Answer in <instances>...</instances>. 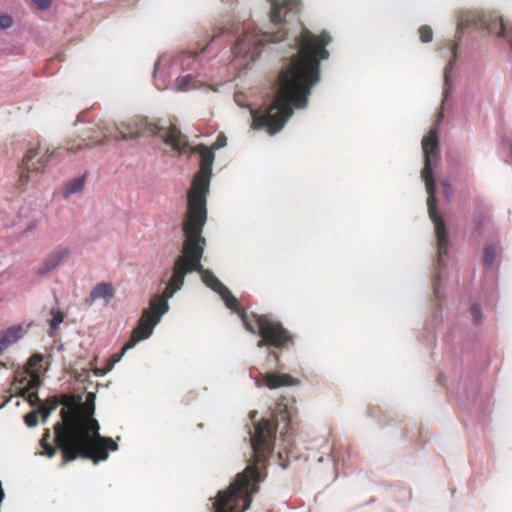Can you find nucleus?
I'll return each instance as SVG.
<instances>
[{"mask_svg":"<svg viewBox=\"0 0 512 512\" xmlns=\"http://www.w3.org/2000/svg\"><path fill=\"white\" fill-rule=\"evenodd\" d=\"M219 295L229 309L239 313L240 316L242 315V313H244L243 311H240V305L237 298L231 293V291L226 286L223 290L220 291Z\"/></svg>","mask_w":512,"mask_h":512,"instance_id":"f3484780","label":"nucleus"},{"mask_svg":"<svg viewBox=\"0 0 512 512\" xmlns=\"http://www.w3.org/2000/svg\"><path fill=\"white\" fill-rule=\"evenodd\" d=\"M241 319L245 328L260 336L258 347H274L277 349H289L294 345V336L282 325L269 315L242 313Z\"/></svg>","mask_w":512,"mask_h":512,"instance_id":"1a4fd4ad","label":"nucleus"},{"mask_svg":"<svg viewBox=\"0 0 512 512\" xmlns=\"http://www.w3.org/2000/svg\"><path fill=\"white\" fill-rule=\"evenodd\" d=\"M197 52H194V51H191V52H186L183 54V58H182V62L184 61V58L187 57L188 59H194L196 56H197Z\"/></svg>","mask_w":512,"mask_h":512,"instance_id":"473e14b6","label":"nucleus"},{"mask_svg":"<svg viewBox=\"0 0 512 512\" xmlns=\"http://www.w3.org/2000/svg\"><path fill=\"white\" fill-rule=\"evenodd\" d=\"M498 35L500 37L505 38L509 42V44L512 48V24L501 20L500 21V32Z\"/></svg>","mask_w":512,"mask_h":512,"instance_id":"412c9836","label":"nucleus"},{"mask_svg":"<svg viewBox=\"0 0 512 512\" xmlns=\"http://www.w3.org/2000/svg\"><path fill=\"white\" fill-rule=\"evenodd\" d=\"M274 361L275 362V368H280V357L279 354L275 351H270L267 355V361Z\"/></svg>","mask_w":512,"mask_h":512,"instance_id":"c85d7f7f","label":"nucleus"},{"mask_svg":"<svg viewBox=\"0 0 512 512\" xmlns=\"http://www.w3.org/2000/svg\"><path fill=\"white\" fill-rule=\"evenodd\" d=\"M291 417L290 408L279 403L272 420L263 418L255 425L250 438L253 458L225 490L217 493L214 512H244L249 509L253 495L259 492L260 483L267 477V458L273 450L277 425L282 421L287 428Z\"/></svg>","mask_w":512,"mask_h":512,"instance_id":"7ed1b4c3","label":"nucleus"},{"mask_svg":"<svg viewBox=\"0 0 512 512\" xmlns=\"http://www.w3.org/2000/svg\"><path fill=\"white\" fill-rule=\"evenodd\" d=\"M33 3L38 9L45 10L50 6L51 0H33Z\"/></svg>","mask_w":512,"mask_h":512,"instance_id":"c756f323","label":"nucleus"},{"mask_svg":"<svg viewBox=\"0 0 512 512\" xmlns=\"http://www.w3.org/2000/svg\"><path fill=\"white\" fill-rule=\"evenodd\" d=\"M84 185H85V177L84 176L75 178L66 184L64 193H65V195H71V194L77 193L84 188Z\"/></svg>","mask_w":512,"mask_h":512,"instance_id":"a211bd4d","label":"nucleus"},{"mask_svg":"<svg viewBox=\"0 0 512 512\" xmlns=\"http://www.w3.org/2000/svg\"><path fill=\"white\" fill-rule=\"evenodd\" d=\"M483 221H484V218L483 219H477L476 221V229L481 232L482 230V227H483Z\"/></svg>","mask_w":512,"mask_h":512,"instance_id":"72a5a7b5","label":"nucleus"},{"mask_svg":"<svg viewBox=\"0 0 512 512\" xmlns=\"http://www.w3.org/2000/svg\"><path fill=\"white\" fill-rule=\"evenodd\" d=\"M53 154L54 152L48 153V149L40 145L30 147L22 161L18 187L23 189L32 181L31 173H35L36 175L42 173Z\"/></svg>","mask_w":512,"mask_h":512,"instance_id":"9b49d317","label":"nucleus"},{"mask_svg":"<svg viewBox=\"0 0 512 512\" xmlns=\"http://www.w3.org/2000/svg\"><path fill=\"white\" fill-rule=\"evenodd\" d=\"M165 290L161 296H155L150 301V306L145 309L140 317L138 325L131 333L128 342L123 346V352L133 348L138 342L147 339L153 332L154 327L158 324L161 316L168 310V299Z\"/></svg>","mask_w":512,"mask_h":512,"instance_id":"9d476101","label":"nucleus"},{"mask_svg":"<svg viewBox=\"0 0 512 512\" xmlns=\"http://www.w3.org/2000/svg\"><path fill=\"white\" fill-rule=\"evenodd\" d=\"M455 49H456V46L453 47V59H451L449 61V64L448 66L450 67V69L452 68L453 64H454V61H455V58H456V55H455Z\"/></svg>","mask_w":512,"mask_h":512,"instance_id":"f704fd0d","label":"nucleus"},{"mask_svg":"<svg viewBox=\"0 0 512 512\" xmlns=\"http://www.w3.org/2000/svg\"><path fill=\"white\" fill-rule=\"evenodd\" d=\"M38 413H41L42 417H43V421H46V419L50 416V414L52 413L48 408H47V405H45L44 403H41L39 405V411H37Z\"/></svg>","mask_w":512,"mask_h":512,"instance_id":"7c9ffc66","label":"nucleus"},{"mask_svg":"<svg viewBox=\"0 0 512 512\" xmlns=\"http://www.w3.org/2000/svg\"><path fill=\"white\" fill-rule=\"evenodd\" d=\"M264 384L269 389H276L284 386H295L299 380L289 374L266 373L263 375Z\"/></svg>","mask_w":512,"mask_h":512,"instance_id":"ddd939ff","label":"nucleus"},{"mask_svg":"<svg viewBox=\"0 0 512 512\" xmlns=\"http://www.w3.org/2000/svg\"><path fill=\"white\" fill-rule=\"evenodd\" d=\"M470 314L474 320L475 323H479L481 321V317H482V314H481V309H480V306L478 304H473L470 308Z\"/></svg>","mask_w":512,"mask_h":512,"instance_id":"bb28decb","label":"nucleus"},{"mask_svg":"<svg viewBox=\"0 0 512 512\" xmlns=\"http://www.w3.org/2000/svg\"><path fill=\"white\" fill-rule=\"evenodd\" d=\"M194 87V77L192 75H186L177 79V90L186 91Z\"/></svg>","mask_w":512,"mask_h":512,"instance_id":"4be33fe9","label":"nucleus"},{"mask_svg":"<svg viewBox=\"0 0 512 512\" xmlns=\"http://www.w3.org/2000/svg\"><path fill=\"white\" fill-rule=\"evenodd\" d=\"M13 24V19L9 15H0V28L7 29L10 28Z\"/></svg>","mask_w":512,"mask_h":512,"instance_id":"cd10ccee","label":"nucleus"},{"mask_svg":"<svg viewBox=\"0 0 512 512\" xmlns=\"http://www.w3.org/2000/svg\"><path fill=\"white\" fill-rule=\"evenodd\" d=\"M434 294H435L436 297H438L439 289H438V287L436 285L434 286Z\"/></svg>","mask_w":512,"mask_h":512,"instance_id":"e433bc0d","label":"nucleus"},{"mask_svg":"<svg viewBox=\"0 0 512 512\" xmlns=\"http://www.w3.org/2000/svg\"><path fill=\"white\" fill-rule=\"evenodd\" d=\"M52 319L50 320V327L52 330H56L59 325L64 321V314L60 310H51Z\"/></svg>","mask_w":512,"mask_h":512,"instance_id":"5701e85b","label":"nucleus"},{"mask_svg":"<svg viewBox=\"0 0 512 512\" xmlns=\"http://www.w3.org/2000/svg\"><path fill=\"white\" fill-rule=\"evenodd\" d=\"M43 360V356L40 354H34L29 359L30 366H36Z\"/></svg>","mask_w":512,"mask_h":512,"instance_id":"2f4dec72","label":"nucleus"},{"mask_svg":"<svg viewBox=\"0 0 512 512\" xmlns=\"http://www.w3.org/2000/svg\"><path fill=\"white\" fill-rule=\"evenodd\" d=\"M205 222H183V232L185 240L182 246L181 254L176 258L172 267V275L165 287L166 297L173 295L182 288L185 276L188 273L198 272L202 281L216 293H220L225 285L211 272L204 269L201 264L205 238L202 236V230Z\"/></svg>","mask_w":512,"mask_h":512,"instance_id":"39448f33","label":"nucleus"},{"mask_svg":"<svg viewBox=\"0 0 512 512\" xmlns=\"http://www.w3.org/2000/svg\"><path fill=\"white\" fill-rule=\"evenodd\" d=\"M497 256V247L495 245H488L484 249L483 264L487 267H491Z\"/></svg>","mask_w":512,"mask_h":512,"instance_id":"6ab92c4d","label":"nucleus"},{"mask_svg":"<svg viewBox=\"0 0 512 512\" xmlns=\"http://www.w3.org/2000/svg\"><path fill=\"white\" fill-rule=\"evenodd\" d=\"M115 295V289L112 284L101 282L98 283L91 291L87 302L90 304L98 299H103L105 303H108Z\"/></svg>","mask_w":512,"mask_h":512,"instance_id":"4468645a","label":"nucleus"},{"mask_svg":"<svg viewBox=\"0 0 512 512\" xmlns=\"http://www.w3.org/2000/svg\"><path fill=\"white\" fill-rule=\"evenodd\" d=\"M332 41L326 31L319 35L302 28L295 43L298 51L280 72L278 91L265 109L252 112V128L265 129L268 134L280 132L294 108H305L311 88L320 80V61L329 57L326 46Z\"/></svg>","mask_w":512,"mask_h":512,"instance_id":"f257e3e1","label":"nucleus"},{"mask_svg":"<svg viewBox=\"0 0 512 512\" xmlns=\"http://www.w3.org/2000/svg\"><path fill=\"white\" fill-rule=\"evenodd\" d=\"M191 153L201 157L200 169L194 175L188 192V211L184 222H206V197L212 176L214 152L204 144L191 147Z\"/></svg>","mask_w":512,"mask_h":512,"instance_id":"0eeeda50","label":"nucleus"},{"mask_svg":"<svg viewBox=\"0 0 512 512\" xmlns=\"http://www.w3.org/2000/svg\"><path fill=\"white\" fill-rule=\"evenodd\" d=\"M146 135L160 136L166 144L180 154L188 147L187 137L175 124L164 128L146 118H135L119 124H110L105 120H99L83 129L76 137L69 138L65 142L64 148L67 152L77 153L97 145H104L110 139L127 140Z\"/></svg>","mask_w":512,"mask_h":512,"instance_id":"20e7f679","label":"nucleus"},{"mask_svg":"<svg viewBox=\"0 0 512 512\" xmlns=\"http://www.w3.org/2000/svg\"><path fill=\"white\" fill-rule=\"evenodd\" d=\"M447 73H448V72L446 71V72H445V80H446V81H447V79H448V75H447Z\"/></svg>","mask_w":512,"mask_h":512,"instance_id":"4c0bfd02","label":"nucleus"},{"mask_svg":"<svg viewBox=\"0 0 512 512\" xmlns=\"http://www.w3.org/2000/svg\"><path fill=\"white\" fill-rule=\"evenodd\" d=\"M288 4H272L270 20L275 25H280L274 32H245L240 36L234 45V54L245 58L255 59L260 54V48L266 43L281 42L286 38L287 31L284 29L283 20L288 12Z\"/></svg>","mask_w":512,"mask_h":512,"instance_id":"6e6552de","label":"nucleus"},{"mask_svg":"<svg viewBox=\"0 0 512 512\" xmlns=\"http://www.w3.org/2000/svg\"><path fill=\"white\" fill-rule=\"evenodd\" d=\"M70 253L69 247H57L42 260L36 270V275L42 277L54 271L69 257Z\"/></svg>","mask_w":512,"mask_h":512,"instance_id":"f8f14e48","label":"nucleus"},{"mask_svg":"<svg viewBox=\"0 0 512 512\" xmlns=\"http://www.w3.org/2000/svg\"><path fill=\"white\" fill-rule=\"evenodd\" d=\"M438 136L435 129H431L422 140V149L424 153V167L421 176L425 182L428 198L427 206L431 220L435 226L438 248V264L441 265L443 257L448 253L449 240L446 232V226L443 218L437 211V200L435 197L436 185L433 177V166L436 164L438 154Z\"/></svg>","mask_w":512,"mask_h":512,"instance_id":"423d86ee","label":"nucleus"},{"mask_svg":"<svg viewBox=\"0 0 512 512\" xmlns=\"http://www.w3.org/2000/svg\"><path fill=\"white\" fill-rule=\"evenodd\" d=\"M40 384V380L38 376H33L29 382L28 385L23 388L21 395L26 397L27 401L31 406H37L41 404V400L38 397V393L36 391H32L33 389H36Z\"/></svg>","mask_w":512,"mask_h":512,"instance_id":"2eb2a0df","label":"nucleus"},{"mask_svg":"<svg viewBox=\"0 0 512 512\" xmlns=\"http://www.w3.org/2000/svg\"><path fill=\"white\" fill-rule=\"evenodd\" d=\"M24 421H25V424L28 427L36 426L37 423H38V412L37 411H31V412L27 413L24 416Z\"/></svg>","mask_w":512,"mask_h":512,"instance_id":"393cba45","label":"nucleus"},{"mask_svg":"<svg viewBox=\"0 0 512 512\" xmlns=\"http://www.w3.org/2000/svg\"><path fill=\"white\" fill-rule=\"evenodd\" d=\"M26 330L22 325L11 326L6 329L0 340L9 347L23 337Z\"/></svg>","mask_w":512,"mask_h":512,"instance_id":"dca6fc26","label":"nucleus"},{"mask_svg":"<svg viewBox=\"0 0 512 512\" xmlns=\"http://www.w3.org/2000/svg\"><path fill=\"white\" fill-rule=\"evenodd\" d=\"M227 144V137L224 133H219L216 141L212 144V146L209 149H212V151L220 149L225 147Z\"/></svg>","mask_w":512,"mask_h":512,"instance_id":"a878e982","label":"nucleus"},{"mask_svg":"<svg viewBox=\"0 0 512 512\" xmlns=\"http://www.w3.org/2000/svg\"><path fill=\"white\" fill-rule=\"evenodd\" d=\"M8 347L0 340V355L7 349Z\"/></svg>","mask_w":512,"mask_h":512,"instance_id":"c9c22d12","label":"nucleus"},{"mask_svg":"<svg viewBox=\"0 0 512 512\" xmlns=\"http://www.w3.org/2000/svg\"><path fill=\"white\" fill-rule=\"evenodd\" d=\"M418 32H419V35H420V40L423 43H429V42L432 41V39H433V31H432L430 26L423 25V26H421L419 28Z\"/></svg>","mask_w":512,"mask_h":512,"instance_id":"b1692460","label":"nucleus"},{"mask_svg":"<svg viewBox=\"0 0 512 512\" xmlns=\"http://www.w3.org/2000/svg\"><path fill=\"white\" fill-rule=\"evenodd\" d=\"M125 352H123V350L121 351V353H115L111 356L110 358V361L108 362V364L106 365L105 368H96L94 370V374L97 375V376H102V375H105L107 372H109L115 363L119 362L122 355L124 354Z\"/></svg>","mask_w":512,"mask_h":512,"instance_id":"aec40b11","label":"nucleus"},{"mask_svg":"<svg viewBox=\"0 0 512 512\" xmlns=\"http://www.w3.org/2000/svg\"><path fill=\"white\" fill-rule=\"evenodd\" d=\"M60 403L66 407L61 409V420L54 426L53 441L55 444L50 442L49 429H46L40 440L44 455L51 458L60 450L62 465L77 458L90 459L94 463H98L108 458L109 451L118 450V444L112 438L100 435V425L93 417V405L76 403L72 397L67 395L63 397L62 401L53 397L44 404L53 412Z\"/></svg>","mask_w":512,"mask_h":512,"instance_id":"f03ea898","label":"nucleus"}]
</instances>
